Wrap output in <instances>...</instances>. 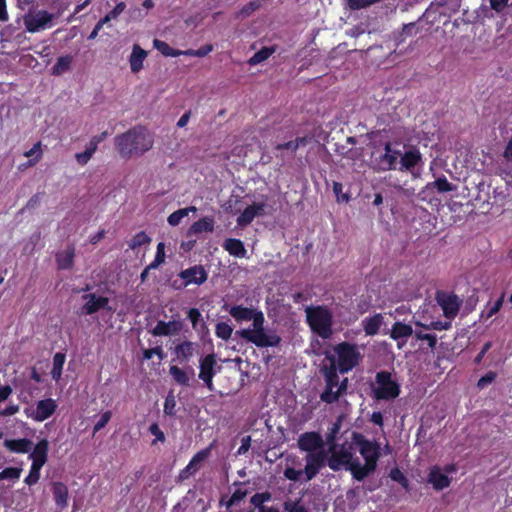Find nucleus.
<instances>
[{"label":"nucleus","instance_id":"nucleus-9","mask_svg":"<svg viewBox=\"0 0 512 512\" xmlns=\"http://www.w3.org/2000/svg\"><path fill=\"white\" fill-rule=\"evenodd\" d=\"M55 15L43 9H30L23 17L25 28L30 33H37L53 26Z\"/></svg>","mask_w":512,"mask_h":512},{"label":"nucleus","instance_id":"nucleus-29","mask_svg":"<svg viewBox=\"0 0 512 512\" xmlns=\"http://www.w3.org/2000/svg\"><path fill=\"white\" fill-rule=\"evenodd\" d=\"M223 248L232 256L243 258L246 256L247 250L243 242L239 239L228 238L223 243Z\"/></svg>","mask_w":512,"mask_h":512},{"label":"nucleus","instance_id":"nucleus-18","mask_svg":"<svg viewBox=\"0 0 512 512\" xmlns=\"http://www.w3.org/2000/svg\"><path fill=\"white\" fill-rule=\"evenodd\" d=\"M84 304L81 308L82 314L91 315L108 305V298L97 296L95 293H88L82 296Z\"/></svg>","mask_w":512,"mask_h":512},{"label":"nucleus","instance_id":"nucleus-31","mask_svg":"<svg viewBox=\"0 0 512 512\" xmlns=\"http://www.w3.org/2000/svg\"><path fill=\"white\" fill-rule=\"evenodd\" d=\"M53 496L55 503L64 508L68 504V488L65 484L61 482H55L53 483Z\"/></svg>","mask_w":512,"mask_h":512},{"label":"nucleus","instance_id":"nucleus-43","mask_svg":"<svg viewBox=\"0 0 512 512\" xmlns=\"http://www.w3.org/2000/svg\"><path fill=\"white\" fill-rule=\"evenodd\" d=\"M283 507L287 512H308L307 508L301 503V499H288L284 502Z\"/></svg>","mask_w":512,"mask_h":512},{"label":"nucleus","instance_id":"nucleus-56","mask_svg":"<svg viewBox=\"0 0 512 512\" xmlns=\"http://www.w3.org/2000/svg\"><path fill=\"white\" fill-rule=\"evenodd\" d=\"M497 374L493 371L487 372L484 376H482L477 383L478 388L483 389L491 384L496 379Z\"/></svg>","mask_w":512,"mask_h":512},{"label":"nucleus","instance_id":"nucleus-23","mask_svg":"<svg viewBox=\"0 0 512 512\" xmlns=\"http://www.w3.org/2000/svg\"><path fill=\"white\" fill-rule=\"evenodd\" d=\"M49 442L47 439L40 440L29 454L32 464L43 467L47 462Z\"/></svg>","mask_w":512,"mask_h":512},{"label":"nucleus","instance_id":"nucleus-26","mask_svg":"<svg viewBox=\"0 0 512 512\" xmlns=\"http://www.w3.org/2000/svg\"><path fill=\"white\" fill-rule=\"evenodd\" d=\"M3 445L10 452L24 454L31 450L32 442L26 438L6 439Z\"/></svg>","mask_w":512,"mask_h":512},{"label":"nucleus","instance_id":"nucleus-48","mask_svg":"<svg viewBox=\"0 0 512 512\" xmlns=\"http://www.w3.org/2000/svg\"><path fill=\"white\" fill-rule=\"evenodd\" d=\"M261 6L260 0H253L247 3L243 8L239 11L238 16L245 18L251 15L254 11L259 9Z\"/></svg>","mask_w":512,"mask_h":512},{"label":"nucleus","instance_id":"nucleus-44","mask_svg":"<svg viewBox=\"0 0 512 512\" xmlns=\"http://www.w3.org/2000/svg\"><path fill=\"white\" fill-rule=\"evenodd\" d=\"M232 332L233 329L229 324L225 322H219L216 324L215 334L217 337L223 340H228L231 337Z\"/></svg>","mask_w":512,"mask_h":512},{"label":"nucleus","instance_id":"nucleus-34","mask_svg":"<svg viewBox=\"0 0 512 512\" xmlns=\"http://www.w3.org/2000/svg\"><path fill=\"white\" fill-rule=\"evenodd\" d=\"M428 189H433V191L437 190L439 193H446L454 191L456 186L450 183L445 176H442L433 182H429Z\"/></svg>","mask_w":512,"mask_h":512},{"label":"nucleus","instance_id":"nucleus-61","mask_svg":"<svg viewBox=\"0 0 512 512\" xmlns=\"http://www.w3.org/2000/svg\"><path fill=\"white\" fill-rule=\"evenodd\" d=\"M188 319L191 321L192 323V327L194 329L197 328V324L199 322V320L201 319V313L199 312L198 309L196 308H191L189 311H188Z\"/></svg>","mask_w":512,"mask_h":512},{"label":"nucleus","instance_id":"nucleus-11","mask_svg":"<svg viewBox=\"0 0 512 512\" xmlns=\"http://www.w3.org/2000/svg\"><path fill=\"white\" fill-rule=\"evenodd\" d=\"M57 409V403L52 398L39 400L36 406L25 408L24 413L28 418L37 422H43L50 418Z\"/></svg>","mask_w":512,"mask_h":512},{"label":"nucleus","instance_id":"nucleus-19","mask_svg":"<svg viewBox=\"0 0 512 512\" xmlns=\"http://www.w3.org/2000/svg\"><path fill=\"white\" fill-rule=\"evenodd\" d=\"M223 309L235 319L236 322L242 323L251 321L260 310L255 308L244 307L242 305L228 306L224 305Z\"/></svg>","mask_w":512,"mask_h":512},{"label":"nucleus","instance_id":"nucleus-47","mask_svg":"<svg viewBox=\"0 0 512 512\" xmlns=\"http://www.w3.org/2000/svg\"><path fill=\"white\" fill-rule=\"evenodd\" d=\"M271 499L269 492L256 493L251 497L250 502L260 511L261 507H265L263 504Z\"/></svg>","mask_w":512,"mask_h":512},{"label":"nucleus","instance_id":"nucleus-22","mask_svg":"<svg viewBox=\"0 0 512 512\" xmlns=\"http://www.w3.org/2000/svg\"><path fill=\"white\" fill-rule=\"evenodd\" d=\"M421 161V153L418 150L411 149L406 151L405 153L401 152L399 170H407L414 174L413 169L416 166H418L421 163Z\"/></svg>","mask_w":512,"mask_h":512},{"label":"nucleus","instance_id":"nucleus-33","mask_svg":"<svg viewBox=\"0 0 512 512\" xmlns=\"http://www.w3.org/2000/svg\"><path fill=\"white\" fill-rule=\"evenodd\" d=\"M195 351V344L190 341H184L175 347V354L181 361H189Z\"/></svg>","mask_w":512,"mask_h":512},{"label":"nucleus","instance_id":"nucleus-45","mask_svg":"<svg viewBox=\"0 0 512 512\" xmlns=\"http://www.w3.org/2000/svg\"><path fill=\"white\" fill-rule=\"evenodd\" d=\"M389 477L393 481L398 482L405 490H408V487H409L408 479L400 471V469H398V468L391 469V471L389 473Z\"/></svg>","mask_w":512,"mask_h":512},{"label":"nucleus","instance_id":"nucleus-53","mask_svg":"<svg viewBox=\"0 0 512 512\" xmlns=\"http://www.w3.org/2000/svg\"><path fill=\"white\" fill-rule=\"evenodd\" d=\"M111 417V411H105L104 413H102L99 420L94 425L93 433L95 434L99 432L101 429H103L106 426V424L110 421Z\"/></svg>","mask_w":512,"mask_h":512},{"label":"nucleus","instance_id":"nucleus-28","mask_svg":"<svg viewBox=\"0 0 512 512\" xmlns=\"http://www.w3.org/2000/svg\"><path fill=\"white\" fill-rule=\"evenodd\" d=\"M147 57V52L139 45H134L130 58V68L133 73H138L143 68V62Z\"/></svg>","mask_w":512,"mask_h":512},{"label":"nucleus","instance_id":"nucleus-35","mask_svg":"<svg viewBox=\"0 0 512 512\" xmlns=\"http://www.w3.org/2000/svg\"><path fill=\"white\" fill-rule=\"evenodd\" d=\"M418 22H410L403 25L402 31L398 34H395L394 39L397 42V44H400L405 41L407 37H411L413 35H416L419 32V29L417 28Z\"/></svg>","mask_w":512,"mask_h":512},{"label":"nucleus","instance_id":"nucleus-60","mask_svg":"<svg viewBox=\"0 0 512 512\" xmlns=\"http://www.w3.org/2000/svg\"><path fill=\"white\" fill-rule=\"evenodd\" d=\"M41 154H42V152H41V143L40 142L34 144L30 150H28L24 153V155L26 157L35 156L34 162H37L41 158Z\"/></svg>","mask_w":512,"mask_h":512},{"label":"nucleus","instance_id":"nucleus-20","mask_svg":"<svg viewBox=\"0 0 512 512\" xmlns=\"http://www.w3.org/2000/svg\"><path fill=\"white\" fill-rule=\"evenodd\" d=\"M266 207L265 203H253L248 206L237 218V224L240 227L249 225L256 216L261 215Z\"/></svg>","mask_w":512,"mask_h":512},{"label":"nucleus","instance_id":"nucleus-51","mask_svg":"<svg viewBox=\"0 0 512 512\" xmlns=\"http://www.w3.org/2000/svg\"><path fill=\"white\" fill-rule=\"evenodd\" d=\"M413 335L415 336V338L417 340H421V341H427L428 342V346L431 348V349H434L435 346H436V343H437V337L436 335L434 334H427V333H423L421 331H415L413 333Z\"/></svg>","mask_w":512,"mask_h":512},{"label":"nucleus","instance_id":"nucleus-8","mask_svg":"<svg viewBox=\"0 0 512 512\" xmlns=\"http://www.w3.org/2000/svg\"><path fill=\"white\" fill-rule=\"evenodd\" d=\"M325 388L320 394L321 401L331 404L338 401L347 391L348 379L342 381L334 369H323Z\"/></svg>","mask_w":512,"mask_h":512},{"label":"nucleus","instance_id":"nucleus-41","mask_svg":"<svg viewBox=\"0 0 512 512\" xmlns=\"http://www.w3.org/2000/svg\"><path fill=\"white\" fill-rule=\"evenodd\" d=\"M165 262V244L159 242L154 260L148 265V269H156Z\"/></svg>","mask_w":512,"mask_h":512},{"label":"nucleus","instance_id":"nucleus-63","mask_svg":"<svg viewBox=\"0 0 512 512\" xmlns=\"http://www.w3.org/2000/svg\"><path fill=\"white\" fill-rule=\"evenodd\" d=\"M509 0H490L491 8L496 12H501L507 6Z\"/></svg>","mask_w":512,"mask_h":512},{"label":"nucleus","instance_id":"nucleus-52","mask_svg":"<svg viewBox=\"0 0 512 512\" xmlns=\"http://www.w3.org/2000/svg\"><path fill=\"white\" fill-rule=\"evenodd\" d=\"M176 400L172 393H169L164 402V413L169 416L175 415Z\"/></svg>","mask_w":512,"mask_h":512},{"label":"nucleus","instance_id":"nucleus-62","mask_svg":"<svg viewBox=\"0 0 512 512\" xmlns=\"http://www.w3.org/2000/svg\"><path fill=\"white\" fill-rule=\"evenodd\" d=\"M251 446V437L245 436L241 439V445L237 450L238 455H244L248 452L249 448Z\"/></svg>","mask_w":512,"mask_h":512},{"label":"nucleus","instance_id":"nucleus-55","mask_svg":"<svg viewBox=\"0 0 512 512\" xmlns=\"http://www.w3.org/2000/svg\"><path fill=\"white\" fill-rule=\"evenodd\" d=\"M95 151L86 147L85 151L76 153L75 158L80 165H86L94 155Z\"/></svg>","mask_w":512,"mask_h":512},{"label":"nucleus","instance_id":"nucleus-54","mask_svg":"<svg viewBox=\"0 0 512 512\" xmlns=\"http://www.w3.org/2000/svg\"><path fill=\"white\" fill-rule=\"evenodd\" d=\"M416 325L424 327L426 329H434V330H447L450 328L451 323L450 322H441V321H433L429 325H424L420 322H416Z\"/></svg>","mask_w":512,"mask_h":512},{"label":"nucleus","instance_id":"nucleus-25","mask_svg":"<svg viewBox=\"0 0 512 512\" xmlns=\"http://www.w3.org/2000/svg\"><path fill=\"white\" fill-rule=\"evenodd\" d=\"M384 324V317L382 314L377 313L372 317H366L362 320L361 325L367 336L376 335L381 326Z\"/></svg>","mask_w":512,"mask_h":512},{"label":"nucleus","instance_id":"nucleus-27","mask_svg":"<svg viewBox=\"0 0 512 512\" xmlns=\"http://www.w3.org/2000/svg\"><path fill=\"white\" fill-rule=\"evenodd\" d=\"M215 220L212 216H206L194 222L188 230V235H197L214 230Z\"/></svg>","mask_w":512,"mask_h":512},{"label":"nucleus","instance_id":"nucleus-32","mask_svg":"<svg viewBox=\"0 0 512 512\" xmlns=\"http://www.w3.org/2000/svg\"><path fill=\"white\" fill-rule=\"evenodd\" d=\"M169 373L176 383L183 386H188L190 380L189 374L193 376L194 370L190 367L188 371H185L180 369L178 366L173 365L169 368Z\"/></svg>","mask_w":512,"mask_h":512},{"label":"nucleus","instance_id":"nucleus-58","mask_svg":"<svg viewBox=\"0 0 512 512\" xmlns=\"http://www.w3.org/2000/svg\"><path fill=\"white\" fill-rule=\"evenodd\" d=\"M504 300V295H502L498 300H496L492 305L487 307L486 316L487 318L496 314L502 307Z\"/></svg>","mask_w":512,"mask_h":512},{"label":"nucleus","instance_id":"nucleus-2","mask_svg":"<svg viewBox=\"0 0 512 512\" xmlns=\"http://www.w3.org/2000/svg\"><path fill=\"white\" fill-rule=\"evenodd\" d=\"M353 441L365 463L361 464L360 460L355 458L350 472L355 480L362 481L376 470L380 458V446L358 432H353Z\"/></svg>","mask_w":512,"mask_h":512},{"label":"nucleus","instance_id":"nucleus-38","mask_svg":"<svg viewBox=\"0 0 512 512\" xmlns=\"http://www.w3.org/2000/svg\"><path fill=\"white\" fill-rule=\"evenodd\" d=\"M197 209L195 206H190V207H187V208H183V209H179L173 213H171L168 218H167V222L169 223V225L171 226H177L180 224L181 220L188 216L189 212H195Z\"/></svg>","mask_w":512,"mask_h":512},{"label":"nucleus","instance_id":"nucleus-24","mask_svg":"<svg viewBox=\"0 0 512 512\" xmlns=\"http://www.w3.org/2000/svg\"><path fill=\"white\" fill-rule=\"evenodd\" d=\"M428 482L432 484L434 489L442 490L450 485L451 480L440 467L434 466L430 469Z\"/></svg>","mask_w":512,"mask_h":512},{"label":"nucleus","instance_id":"nucleus-64","mask_svg":"<svg viewBox=\"0 0 512 512\" xmlns=\"http://www.w3.org/2000/svg\"><path fill=\"white\" fill-rule=\"evenodd\" d=\"M433 193V189H428V184L417 194V199L421 201H431L430 195Z\"/></svg>","mask_w":512,"mask_h":512},{"label":"nucleus","instance_id":"nucleus-49","mask_svg":"<svg viewBox=\"0 0 512 512\" xmlns=\"http://www.w3.org/2000/svg\"><path fill=\"white\" fill-rule=\"evenodd\" d=\"M125 7L126 5L124 2L118 3L109 13L106 14L105 17L100 20L102 23L106 24L109 21L116 19L125 10Z\"/></svg>","mask_w":512,"mask_h":512},{"label":"nucleus","instance_id":"nucleus-39","mask_svg":"<svg viewBox=\"0 0 512 512\" xmlns=\"http://www.w3.org/2000/svg\"><path fill=\"white\" fill-rule=\"evenodd\" d=\"M153 46L157 49L162 55L166 57H178L181 55V50L173 49L166 42L155 39L153 41Z\"/></svg>","mask_w":512,"mask_h":512},{"label":"nucleus","instance_id":"nucleus-46","mask_svg":"<svg viewBox=\"0 0 512 512\" xmlns=\"http://www.w3.org/2000/svg\"><path fill=\"white\" fill-rule=\"evenodd\" d=\"M22 470L16 467L5 468L0 472V480H17L21 475Z\"/></svg>","mask_w":512,"mask_h":512},{"label":"nucleus","instance_id":"nucleus-30","mask_svg":"<svg viewBox=\"0 0 512 512\" xmlns=\"http://www.w3.org/2000/svg\"><path fill=\"white\" fill-rule=\"evenodd\" d=\"M75 250L73 247L59 252L56 256L57 266L59 269L66 270L70 269L74 263Z\"/></svg>","mask_w":512,"mask_h":512},{"label":"nucleus","instance_id":"nucleus-37","mask_svg":"<svg viewBox=\"0 0 512 512\" xmlns=\"http://www.w3.org/2000/svg\"><path fill=\"white\" fill-rule=\"evenodd\" d=\"M65 359V354L60 352L56 353L53 357V367L51 370V376L55 381H58L61 378Z\"/></svg>","mask_w":512,"mask_h":512},{"label":"nucleus","instance_id":"nucleus-16","mask_svg":"<svg viewBox=\"0 0 512 512\" xmlns=\"http://www.w3.org/2000/svg\"><path fill=\"white\" fill-rule=\"evenodd\" d=\"M413 333L414 330L411 325L397 321L392 325L389 331V336L397 342V348L402 349L407 344L409 337H411Z\"/></svg>","mask_w":512,"mask_h":512},{"label":"nucleus","instance_id":"nucleus-17","mask_svg":"<svg viewBox=\"0 0 512 512\" xmlns=\"http://www.w3.org/2000/svg\"><path fill=\"white\" fill-rule=\"evenodd\" d=\"M179 277L184 280L185 286L191 284L201 285L207 280L208 273L202 265H194L182 270L179 273Z\"/></svg>","mask_w":512,"mask_h":512},{"label":"nucleus","instance_id":"nucleus-5","mask_svg":"<svg viewBox=\"0 0 512 512\" xmlns=\"http://www.w3.org/2000/svg\"><path fill=\"white\" fill-rule=\"evenodd\" d=\"M251 321V328H245L238 331V334L241 338L261 348L276 347L279 345L281 342L280 336H278L275 332L266 330L264 328L265 317L261 310L256 313V316Z\"/></svg>","mask_w":512,"mask_h":512},{"label":"nucleus","instance_id":"nucleus-57","mask_svg":"<svg viewBox=\"0 0 512 512\" xmlns=\"http://www.w3.org/2000/svg\"><path fill=\"white\" fill-rule=\"evenodd\" d=\"M149 432L155 436V439L152 441V445L156 444L157 441H165V435L158 424L153 423L152 425H150Z\"/></svg>","mask_w":512,"mask_h":512},{"label":"nucleus","instance_id":"nucleus-6","mask_svg":"<svg viewBox=\"0 0 512 512\" xmlns=\"http://www.w3.org/2000/svg\"><path fill=\"white\" fill-rule=\"evenodd\" d=\"M355 450V443L353 436L351 441L346 440L343 443H332L329 446V458L326 457L327 465L333 471H339L345 468L350 471V467L354 465L355 458L353 457Z\"/></svg>","mask_w":512,"mask_h":512},{"label":"nucleus","instance_id":"nucleus-10","mask_svg":"<svg viewBox=\"0 0 512 512\" xmlns=\"http://www.w3.org/2000/svg\"><path fill=\"white\" fill-rule=\"evenodd\" d=\"M377 387L374 395L379 400H392L399 396L400 386L393 380L392 374L388 371H380L375 376Z\"/></svg>","mask_w":512,"mask_h":512},{"label":"nucleus","instance_id":"nucleus-40","mask_svg":"<svg viewBox=\"0 0 512 512\" xmlns=\"http://www.w3.org/2000/svg\"><path fill=\"white\" fill-rule=\"evenodd\" d=\"M274 52V49L264 47L256 52L248 61L250 65H257L268 59Z\"/></svg>","mask_w":512,"mask_h":512},{"label":"nucleus","instance_id":"nucleus-42","mask_svg":"<svg viewBox=\"0 0 512 512\" xmlns=\"http://www.w3.org/2000/svg\"><path fill=\"white\" fill-rule=\"evenodd\" d=\"M151 242V238L145 233V232H139L137 233L128 243L129 245V248H131L132 250L140 247V246H143V245H146V244H149Z\"/></svg>","mask_w":512,"mask_h":512},{"label":"nucleus","instance_id":"nucleus-7","mask_svg":"<svg viewBox=\"0 0 512 512\" xmlns=\"http://www.w3.org/2000/svg\"><path fill=\"white\" fill-rule=\"evenodd\" d=\"M307 322L311 330L323 339L331 337L332 314L323 306H308L305 309Z\"/></svg>","mask_w":512,"mask_h":512},{"label":"nucleus","instance_id":"nucleus-3","mask_svg":"<svg viewBox=\"0 0 512 512\" xmlns=\"http://www.w3.org/2000/svg\"><path fill=\"white\" fill-rule=\"evenodd\" d=\"M154 144L152 134L142 126H136L115 138V146L122 158L141 156Z\"/></svg>","mask_w":512,"mask_h":512},{"label":"nucleus","instance_id":"nucleus-36","mask_svg":"<svg viewBox=\"0 0 512 512\" xmlns=\"http://www.w3.org/2000/svg\"><path fill=\"white\" fill-rule=\"evenodd\" d=\"M72 60L73 59L70 55L59 57L55 65L52 67V74L59 76L67 72L70 69Z\"/></svg>","mask_w":512,"mask_h":512},{"label":"nucleus","instance_id":"nucleus-4","mask_svg":"<svg viewBox=\"0 0 512 512\" xmlns=\"http://www.w3.org/2000/svg\"><path fill=\"white\" fill-rule=\"evenodd\" d=\"M363 348L351 342H341L334 345L330 351L326 353V359L330 366L326 369H334L335 373L346 374L358 367L363 361Z\"/></svg>","mask_w":512,"mask_h":512},{"label":"nucleus","instance_id":"nucleus-21","mask_svg":"<svg viewBox=\"0 0 512 512\" xmlns=\"http://www.w3.org/2000/svg\"><path fill=\"white\" fill-rule=\"evenodd\" d=\"M183 324L181 321L173 320L169 322L158 321L152 330L154 336H170L179 333L182 330Z\"/></svg>","mask_w":512,"mask_h":512},{"label":"nucleus","instance_id":"nucleus-1","mask_svg":"<svg viewBox=\"0 0 512 512\" xmlns=\"http://www.w3.org/2000/svg\"><path fill=\"white\" fill-rule=\"evenodd\" d=\"M298 447L307 452L304 468H301L302 461L298 457L289 456L283 475L293 482H309L317 476L326 463L322 437L315 432L303 433L298 439Z\"/></svg>","mask_w":512,"mask_h":512},{"label":"nucleus","instance_id":"nucleus-50","mask_svg":"<svg viewBox=\"0 0 512 512\" xmlns=\"http://www.w3.org/2000/svg\"><path fill=\"white\" fill-rule=\"evenodd\" d=\"M41 468H42L41 466H38V465H35V464H31L29 474L25 478L24 482L27 485H33V484L37 483L39 478H40V470H41Z\"/></svg>","mask_w":512,"mask_h":512},{"label":"nucleus","instance_id":"nucleus-14","mask_svg":"<svg viewBox=\"0 0 512 512\" xmlns=\"http://www.w3.org/2000/svg\"><path fill=\"white\" fill-rule=\"evenodd\" d=\"M437 303L442 308L445 317L454 318L461 305V300L454 294L440 292L437 294Z\"/></svg>","mask_w":512,"mask_h":512},{"label":"nucleus","instance_id":"nucleus-12","mask_svg":"<svg viewBox=\"0 0 512 512\" xmlns=\"http://www.w3.org/2000/svg\"><path fill=\"white\" fill-rule=\"evenodd\" d=\"M401 151L394 149L390 143H387L384 147V153L380 155L377 165L381 171H390L399 169L400 166Z\"/></svg>","mask_w":512,"mask_h":512},{"label":"nucleus","instance_id":"nucleus-59","mask_svg":"<svg viewBox=\"0 0 512 512\" xmlns=\"http://www.w3.org/2000/svg\"><path fill=\"white\" fill-rule=\"evenodd\" d=\"M20 406L17 404H10L5 408H0V417H7L15 415L19 412Z\"/></svg>","mask_w":512,"mask_h":512},{"label":"nucleus","instance_id":"nucleus-13","mask_svg":"<svg viewBox=\"0 0 512 512\" xmlns=\"http://www.w3.org/2000/svg\"><path fill=\"white\" fill-rule=\"evenodd\" d=\"M216 357L214 354L206 355L200 359V372L199 379H201L209 391H214L213 377L216 374L215 370Z\"/></svg>","mask_w":512,"mask_h":512},{"label":"nucleus","instance_id":"nucleus-15","mask_svg":"<svg viewBox=\"0 0 512 512\" xmlns=\"http://www.w3.org/2000/svg\"><path fill=\"white\" fill-rule=\"evenodd\" d=\"M212 446H213V444H211L209 447L197 452L192 457V459L190 460L188 465L184 469H182L179 473V478L181 480H185V479L189 478L191 475L195 474L200 469L203 462L206 459H208L209 456L211 455Z\"/></svg>","mask_w":512,"mask_h":512}]
</instances>
